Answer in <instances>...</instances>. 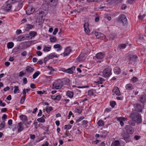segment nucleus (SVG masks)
<instances>
[{"instance_id": "1", "label": "nucleus", "mask_w": 146, "mask_h": 146, "mask_svg": "<svg viewBox=\"0 0 146 146\" xmlns=\"http://www.w3.org/2000/svg\"><path fill=\"white\" fill-rule=\"evenodd\" d=\"M130 117L133 121L137 122V123H140L141 122V115L137 112H133L131 113L130 116Z\"/></svg>"}, {"instance_id": "2", "label": "nucleus", "mask_w": 146, "mask_h": 146, "mask_svg": "<svg viewBox=\"0 0 146 146\" xmlns=\"http://www.w3.org/2000/svg\"><path fill=\"white\" fill-rule=\"evenodd\" d=\"M112 69L109 66L108 68L104 69L102 72V76L105 78H108L111 75Z\"/></svg>"}, {"instance_id": "3", "label": "nucleus", "mask_w": 146, "mask_h": 146, "mask_svg": "<svg viewBox=\"0 0 146 146\" xmlns=\"http://www.w3.org/2000/svg\"><path fill=\"white\" fill-rule=\"evenodd\" d=\"M63 82L60 80L55 81L53 84V87L57 89L61 88L63 85Z\"/></svg>"}, {"instance_id": "4", "label": "nucleus", "mask_w": 146, "mask_h": 146, "mask_svg": "<svg viewBox=\"0 0 146 146\" xmlns=\"http://www.w3.org/2000/svg\"><path fill=\"white\" fill-rule=\"evenodd\" d=\"M94 35L96 36L97 38L100 39H104L106 38L105 36L100 32H96L95 31L94 33Z\"/></svg>"}, {"instance_id": "5", "label": "nucleus", "mask_w": 146, "mask_h": 146, "mask_svg": "<svg viewBox=\"0 0 146 146\" xmlns=\"http://www.w3.org/2000/svg\"><path fill=\"white\" fill-rule=\"evenodd\" d=\"M72 51V50L71 49L70 46H68L66 47L64 50V52L61 54L60 55H62L63 54L64 57L68 56L69 55L70 52Z\"/></svg>"}, {"instance_id": "6", "label": "nucleus", "mask_w": 146, "mask_h": 146, "mask_svg": "<svg viewBox=\"0 0 146 146\" xmlns=\"http://www.w3.org/2000/svg\"><path fill=\"white\" fill-rule=\"evenodd\" d=\"M126 132L128 134H132L134 132L133 128L129 125H126L125 127Z\"/></svg>"}, {"instance_id": "7", "label": "nucleus", "mask_w": 146, "mask_h": 146, "mask_svg": "<svg viewBox=\"0 0 146 146\" xmlns=\"http://www.w3.org/2000/svg\"><path fill=\"white\" fill-rule=\"evenodd\" d=\"M10 3H12L11 0H9L6 3V4L4 8V9L5 10L7 11H10V9H11L12 6L11 4H10Z\"/></svg>"}, {"instance_id": "8", "label": "nucleus", "mask_w": 146, "mask_h": 146, "mask_svg": "<svg viewBox=\"0 0 146 146\" xmlns=\"http://www.w3.org/2000/svg\"><path fill=\"white\" fill-rule=\"evenodd\" d=\"M119 19L124 25H126L127 23V19L124 15H121Z\"/></svg>"}, {"instance_id": "9", "label": "nucleus", "mask_w": 146, "mask_h": 146, "mask_svg": "<svg viewBox=\"0 0 146 146\" xmlns=\"http://www.w3.org/2000/svg\"><path fill=\"white\" fill-rule=\"evenodd\" d=\"M135 111L136 112H141L142 109V106L139 104H137L134 105Z\"/></svg>"}, {"instance_id": "10", "label": "nucleus", "mask_w": 146, "mask_h": 146, "mask_svg": "<svg viewBox=\"0 0 146 146\" xmlns=\"http://www.w3.org/2000/svg\"><path fill=\"white\" fill-rule=\"evenodd\" d=\"M113 95H116L118 96H119L121 94L118 88L115 86L113 88L112 90Z\"/></svg>"}, {"instance_id": "11", "label": "nucleus", "mask_w": 146, "mask_h": 146, "mask_svg": "<svg viewBox=\"0 0 146 146\" xmlns=\"http://www.w3.org/2000/svg\"><path fill=\"white\" fill-rule=\"evenodd\" d=\"M137 58L136 55H131L129 56V60L131 64L134 62Z\"/></svg>"}, {"instance_id": "12", "label": "nucleus", "mask_w": 146, "mask_h": 146, "mask_svg": "<svg viewBox=\"0 0 146 146\" xmlns=\"http://www.w3.org/2000/svg\"><path fill=\"white\" fill-rule=\"evenodd\" d=\"M122 139L125 140L126 142L129 141V135L124 133L122 134Z\"/></svg>"}, {"instance_id": "13", "label": "nucleus", "mask_w": 146, "mask_h": 146, "mask_svg": "<svg viewBox=\"0 0 146 146\" xmlns=\"http://www.w3.org/2000/svg\"><path fill=\"white\" fill-rule=\"evenodd\" d=\"M29 38V36H19L17 38L18 41H21L28 40Z\"/></svg>"}, {"instance_id": "14", "label": "nucleus", "mask_w": 146, "mask_h": 146, "mask_svg": "<svg viewBox=\"0 0 146 146\" xmlns=\"http://www.w3.org/2000/svg\"><path fill=\"white\" fill-rule=\"evenodd\" d=\"M117 120L119 121L121 125L123 126L124 125L123 121H126L127 120V118L121 117H118L117 118Z\"/></svg>"}, {"instance_id": "15", "label": "nucleus", "mask_w": 146, "mask_h": 146, "mask_svg": "<svg viewBox=\"0 0 146 146\" xmlns=\"http://www.w3.org/2000/svg\"><path fill=\"white\" fill-rule=\"evenodd\" d=\"M104 56V54L102 52L98 53L96 54L95 57L98 59H102Z\"/></svg>"}, {"instance_id": "16", "label": "nucleus", "mask_w": 146, "mask_h": 146, "mask_svg": "<svg viewBox=\"0 0 146 146\" xmlns=\"http://www.w3.org/2000/svg\"><path fill=\"white\" fill-rule=\"evenodd\" d=\"M20 118L24 122L25 125H26V121L27 120V116L25 115H21L20 116Z\"/></svg>"}, {"instance_id": "17", "label": "nucleus", "mask_w": 146, "mask_h": 146, "mask_svg": "<svg viewBox=\"0 0 146 146\" xmlns=\"http://www.w3.org/2000/svg\"><path fill=\"white\" fill-rule=\"evenodd\" d=\"M23 123L20 122L18 123V125L17 127L18 131L20 132L22 131L23 129Z\"/></svg>"}, {"instance_id": "18", "label": "nucleus", "mask_w": 146, "mask_h": 146, "mask_svg": "<svg viewBox=\"0 0 146 146\" xmlns=\"http://www.w3.org/2000/svg\"><path fill=\"white\" fill-rule=\"evenodd\" d=\"M35 9L33 7L29 8L26 11V13L27 15H30L33 13L35 11Z\"/></svg>"}, {"instance_id": "19", "label": "nucleus", "mask_w": 146, "mask_h": 146, "mask_svg": "<svg viewBox=\"0 0 146 146\" xmlns=\"http://www.w3.org/2000/svg\"><path fill=\"white\" fill-rule=\"evenodd\" d=\"M108 132L106 130L102 131L100 133V136L103 138H105L106 137Z\"/></svg>"}, {"instance_id": "20", "label": "nucleus", "mask_w": 146, "mask_h": 146, "mask_svg": "<svg viewBox=\"0 0 146 146\" xmlns=\"http://www.w3.org/2000/svg\"><path fill=\"white\" fill-rule=\"evenodd\" d=\"M89 25L88 23H85L84 25V31L86 33L90 32V30L88 28Z\"/></svg>"}, {"instance_id": "21", "label": "nucleus", "mask_w": 146, "mask_h": 146, "mask_svg": "<svg viewBox=\"0 0 146 146\" xmlns=\"http://www.w3.org/2000/svg\"><path fill=\"white\" fill-rule=\"evenodd\" d=\"M75 67L73 66L70 68L67 69V72L69 74H72L73 73V71L75 70Z\"/></svg>"}, {"instance_id": "22", "label": "nucleus", "mask_w": 146, "mask_h": 146, "mask_svg": "<svg viewBox=\"0 0 146 146\" xmlns=\"http://www.w3.org/2000/svg\"><path fill=\"white\" fill-rule=\"evenodd\" d=\"M139 100L141 103H144L146 102V95H141L139 99Z\"/></svg>"}, {"instance_id": "23", "label": "nucleus", "mask_w": 146, "mask_h": 146, "mask_svg": "<svg viewBox=\"0 0 146 146\" xmlns=\"http://www.w3.org/2000/svg\"><path fill=\"white\" fill-rule=\"evenodd\" d=\"M53 47L54 48L57 49V51L58 52L61 50L62 49V47L60 44H55Z\"/></svg>"}, {"instance_id": "24", "label": "nucleus", "mask_w": 146, "mask_h": 146, "mask_svg": "<svg viewBox=\"0 0 146 146\" xmlns=\"http://www.w3.org/2000/svg\"><path fill=\"white\" fill-rule=\"evenodd\" d=\"M113 71L114 73L117 74H119L121 72V70L120 68L117 67H115L113 69Z\"/></svg>"}, {"instance_id": "25", "label": "nucleus", "mask_w": 146, "mask_h": 146, "mask_svg": "<svg viewBox=\"0 0 146 146\" xmlns=\"http://www.w3.org/2000/svg\"><path fill=\"white\" fill-rule=\"evenodd\" d=\"M125 87L126 89L129 90H130L134 88L133 86L130 83L127 84Z\"/></svg>"}, {"instance_id": "26", "label": "nucleus", "mask_w": 146, "mask_h": 146, "mask_svg": "<svg viewBox=\"0 0 146 146\" xmlns=\"http://www.w3.org/2000/svg\"><path fill=\"white\" fill-rule=\"evenodd\" d=\"M48 55L50 59L54 58H57L59 56V55L55 54V53H51L49 54Z\"/></svg>"}, {"instance_id": "27", "label": "nucleus", "mask_w": 146, "mask_h": 146, "mask_svg": "<svg viewBox=\"0 0 146 146\" xmlns=\"http://www.w3.org/2000/svg\"><path fill=\"white\" fill-rule=\"evenodd\" d=\"M34 69L29 66H28L26 67V72H29V73H31L33 72L34 71Z\"/></svg>"}, {"instance_id": "28", "label": "nucleus", "mask_w": 146, "mask_h": 146, "mask_svg": "<svg viewBox=\"0 0 146 146\" xmlns=\"http://www.w3.org/2000/svg\"><path fill=\"white\" fill-rule=\"evenodd\" d=\"M111 146H120L119 141H115L112 143Z\"/></svg>"}, {"instance_id": "29", "label": "nucleus", "mask_w": 146, "mask_h": 146, "mask_svg": "<svg viewBox=\"0 0 146 146\" xmlns=\"http://www.w3.org/2000/svg\"><path fill=\"white\" fill-rule=\"evenodd\" d=\"M66 95L69 98H71L73 96V93L72 92L68 91L67 92Z\"/></svg>"}, {"instance_id": "30", "label": "nucleus", "mask_w": 146, "mask_h": 146, "mask_svg": "<svg viewBox=\"0 0 146 146\" xmlns=\"http://www.w3.org/2000/svg\"><path fill=\"white\" fill-rule=\"evenodd\" d=\"M51 5L52 6H55L58 3V0H51Z\"/></svg>"}, {"instance_id": "31", "label": "nucleus", "mask_w": 146, "mask_h": 146, "mask_svg": "<svg viewBox=\"0 0 146 146\" xmlns=\"http://www.w3.org/2000/svg\"><path fill=\"white\" fill-rule=\"evenodd\" d=\"M51 48V46L47 47L46 46H44L43 50L45 52H48L50 50Z\"/></svg>"}, {"instance_id": "32", "label": "nucleus", "mask_w": 146, "mask_h": 146, "mask_svg": "<svg viewBox=\"0 0 146 146\" xmlns=\"http://www.w3.org/2000/svg\"><path fill=\"white\" fill-rule=\"evenodd\" d=\"M40 74V72L39 71H37L33 75V78L35 79Z\"/></svg>"}, {"instance_id": "33", "label": "nucleus", "mask_w": 146, "mask_h": 146, "mask_svg": "<svg viewBox=\"0 0 146 146\" xmlns=\"http://www.w3.org/2000/svg\"><path fill=\"white\" fill-rule=\"evenodd\" d=\"M47 68L50 71V72H48V74L50 75L52 74H53L52 72L54 71V69L52 67L49 66H47Z\"/></svg>"}, {"instance_id": "34", "label": "nucleus", "mask_w": 146, "mask_h": 146, "mask_svg": "<svg viewBox=\"0 0 146 146\" xmlns=\"http://www.w3.org/2000/svg\"><path fill=\"white\" fill-rule=\"evenodd\" d=\"M14 43L12 42H9L7 44V47L8 48H11L14 46Z\"/></svg>"}, {"instance_id": "35", "label": "nucleus", "mask_w": 146, "mask_h": 146, "mask_svg": "<svg viewBox=\"0 0 146 146\" xmlns=\"http://www.w3.org/2000/svg\"><path fill=\"white\" fill-rule=\"evenodd\" d=\"M95 92V90H89L88 92V95L90 96H92L94 95Z\"/></svg>"}, {"instance_id": "36", "label": "nucleus", "mask_w": 146, "mask_h": 146, "mask_svg": "<svg viewBox=\"0 0 146 146\" xmlns=\"http://www.w3.org/2000/svg\"><path fill=\"white\" fill-rule=\"evenodd\" d=\"M98 125L99 126H102L104 125V123L102 120H100L98 122Z\"/></svg>"}, {"instance_id": "37", "label": "nucleus", "mask_w": 146, "mask_h": 146, "mask_svg": "<svg viewBox=\"0 0 146 146\" xmlns=\"http://www.w3.org/2000/svg\"><path fill=\"white\" fill-rule=\"evenodd\" d=\"M30 36L33 37H34L37 35V33L36 32L31 31L29 33Z\"/></svg>"}, {"instance_id": "38", "label": "nucleus", "mask_w": 146, "mask_h": 146, "mask_svg": "<svg viewBox=\"0 0 146 146\" xmlns=\"http://www.w3.org/2000/svg\"><path fill=\"white\" fill-rule=\"evenodd\" d=\"M126 46V44H121L119 46V48L120 49H123Z\"/></svg>"}, {"instance_id": "39", "label": "nucleus", "mask_w": 146, "mask_h": 146, "mask_svg": "<svg viewBox=\"0 0 146 146\" xmlns=\"http://www.w3.org/2000/svg\"><path fill=\"white\" fill-rule=\"evenodd\" d=\"M37 121L40 123H44L45 122V119L43 118V116L42 117L40 118H38L37 119Z\"/></svg>"}, {"instance_id": "40", "label": "nucleus", "mask_w": 146, "mask_h": 146, "mask_svg": "<svg viewBox=\"0 0 146 146\" xmlns=\"http://www.w3.org/2000/svg\"><path fill=\"white\" fill-rule=\"evenodd\" d=\"M5 125V121H3L0 124V127L1 128H4Z\"/></svg>"}, {"instance_id": "41", "label": "nucleus", "mask_w": 146, "mask_h": 146, "mask_svg": "<svg viewBox=\"0 0 146 146\" xmlns=\"http://www.w3.org/2000/svg\"><path fill=\"white\" fill-rule=\"evenodd\" d=\"M34 25L28 24L27 25V27H26V29L27 30H29L34 28Z\"/></svg>"}, {"instance_id": "42", "label": "nucleus", "mask_w": 146, "mask_h": 146, "mask_svg": "<svg viewBox=\"0 0 146 146\" xmlns=\"http://www.w3.org/2000/svg\"><path fill=\"white\" fill-rule=\"evenodd\" d=\"M50 40L52 42H54L56 41V38L55 36H53L52 37L50 38Z\"/></svg>"}, {"instance_id": "43", "label": "nucleus", "mask_w": 146, "mask_h": 146, "mask_svg": "<svg viewBox=\"0 0 146 146\" xmlns=\"http://www.w3.org/2000/svg\"><path fill=\"white\" fill-rule=\"evenodd\" d=\"M52 110H53V108H52V107H49L48 108H46L45 109V110H46V112L47 113L50 112V111H51Z\"/></svg>"}, {"instance_id": "44", "label": "nucleus", "mask_w": 146, "mask_h": 146, "mask_svg": "<svg viewBox=\"0 0 146 146\" xmlns=\"http://www.w3.org/2000/svg\"><path fill=\"white\" fill-rule=\"evenodd\" d=\"M23 4L21 3H19L17 5V10H20L22 7Z\"/></svg>"}, {"instance_id": "45", "label": "nucleus", "mask_w": 146, "mask_h": 146, "mask_svg": "<svg viewBox=\"0 0 146 146\" xmlns=\"http://www.w3.org/2000/svg\"><path fill=\"white\" fill-rule=\"evenodd\" d=\"M72 127L71 125H66L64 126V129H70Z\"/></svg>"}, {"instance_id": "46", "label": "nucleus", "mask_w": 146, "mask_h": 146, "mask_svg": "<svg viewBox=\"0 0 146 146\" xmlns=\"http://www.w3.org/2000/svg\"><path fill=\"white\" fill-rule=\"evenodd\" d=\"M50 59V57L49 56V55L45 57L44 60V63H46L47 61Z\"/></svg>"}, {"instance_id": "47", "label": "nucleus", "mask_w": 146, "mask_h": 146, "mask_svg": "<svg viewBox=\"0 0 146 146\" xmlns=\"http://www.w3.org/2000/svg\"><path fill=\"white\" fill-rule=\"evenodd\" d=\"M14 88V93L15 94L17 92V91L19 90V89L18 87L17 86H15Z\"/></svg>"}, {"instance_id": "48", "label": "nucleus", "mask_w": 146, "mask_h": 146, "mask_svg": "<svg viewBox=\"0 0 146 146\" xmlns=\"http://www.w3.org/2000/svg\"><path fill=\"white\" fill-rule=\"evenodd\" d=\"M25 100V96H23L21 98V100L20 103L21 104H23Z\"/></svg>"}, {"instance_id": "49", "label": "nucleus", "mask_w": 146, "mask_h": 146, "mask_svg": "<svg viewBox=\"0 0 146 146\" xmlns=\"http://www.w3.org/2000/svg\"><path fill=\"white\" fill-rule=\"evenodd\" d=\"M70 135V134L69 133L68 131H66L65 133L64 136H63V137H67L69 136Z\"/></svg>"}, {"instance_id": "50", "label": "nucleus", "mask_w": 146, "mask_h": 146, "mask_svg": "<svg viewBox=\"0 0 146 146\" xmlns=\"http://www.w3.org/2000/svg\"><path fill=\"white\" fill-rule=\"evenodd\" d=\"M131 80L133 83H135L137 81L138 79L136 77H134L131 79Z\"/></svg>"}, {"instance_id": "51", "label": "nucleus", "mask_w": 146, "mask_h": 146, "mask_svg": "<svg viewBox=\"0 0 146 146\" xmlns=\"http://www.w3.org/2000/svg\"><path fill=\"white\" fill-rule=\"evenodd\" d=\"M115 104H116V102L115 101H112V102H111L110 103V105L111 106L112 108H114Z\"/></svg>"}, {"instance_id": "52", "label": "nucleus", "mask_w": 146, "mask_h": 146, "mask_svg": "<svg viewBox=\"0 0 146 146\" xmlns=\"http://www.w3.org/2000/svg\"><path fill=\"white\" fill-rule=\"evenodd\" d=\"M61 98V96L60 95H58L56 96L55 99L57 100H59Z\"/></svg>"}, {"instance_id": "53", "label": "nucleus", "mask_w": 146, "mask_h": 146, "mask_svg": "<svg viewBox=\"0 0 146 146\" xmlns=\"http://www.w3.org/2000/svg\"><path fill=\"white\" fill-rule=\"evenodd\" d=\"M6 105V104L5 103H3L2 101L0 100V106H1L4 107Z\"/></svg>"}, {"instance_id": "54", "label": "nucleus", "mask_w": 146, "mask_h": 146, "mask_svg": "<svg viewBox=\"0 0 146 146\" xmlns=\"http://www.w3.org/2000/svg\"><path fill=\"white\" fill-rule=\"evenodd\" d=\"M23 83L25 84H26L27 82V79L26 78H24L23 80Z\"/></svg>"}, {"instance_id": "55", "label": "nucleus", "mask_w": 146, "mask_h": 146, "mask_svg": "<svg viewBox=\"0 0 146 146\" xmlns=\"http://www.w3.org/2000/svg\"><path fill=\"white\" fill-rule=\"evenodd\" d=\"M27 52L26 51H24L21 54V55L23 56H26L27 54Z\"/></svg>"}, {"instance_id": "56", "label": "nucleus", "mask_w": 146, "mask_h": 146, "mask_svg": "<svg viewBox=\"0 0 146 146\" xmlns=\"http://www.w3.org/2000/svg\"><path fill=\"white\" fill-rule=\"evenodd\" d=\"M58 29L57 28H55L54 30V32H53V35H55L58 32Z\"/></svg>"}, {"instance_id": "57", "label": "nucleus", "mask_w": 146, "mask_h": 146, "mask_svg": "<svg viewBox=\"0 0 146 146\" xmlns=\"http://www.w3.org/2000/svg\"><path fill=\"white\" fill-rule=\"evenodd\" d=\"M99 79L100 82V84H102V82L104 81V79L100 77Z\"/></svg>"}, {"instance_id": "58", "label": "nucleus", "mask_w": 146, "mask_h": 146, "mask_svg": "<svg viewBox=\"0 0 146 146\" xmlns=\"http://www.w3.org/2000/svg\"><path fill=\"white\" fill-rule=\"evenodd\" d=\"M25 74L23 72V71H21L19 73V76L21 77H22Z\"/></svg>"}, {"instance_id": "59", "label": "nucleus", "mask_w": 146, "mask_h": 146, "mask_svg": "<svg viewBox=\"0 0 146 146\" xmlns=\"http://www.w3.org/2000/svg\"><path fill=\"white\" fill-rule=\"evenodd\" d=\"M105 18L107 19L108 20L110 21L111 20V18L110 17L108 16L107 15H105Z\"/></svg>"}, {"instance_id": "60", "label": "nucleus", "mask_w": 146, "mask_h": 146, "mask_svg": "<svg viewBox=\"0 0 146 146\" xmlns=\"http://www.w3.org/2000/svg\"><path fill=\"white\" fill-rule=\"evenodd\" d=\"M7 118V115L5 114H3V116L2 117V120H4L5 119H6V118Z\"/></svg>"}, {"instance_id": "61", "label": "nucleus", "mask_w": 146, "mask_h": 146, "mask_svg": "<svg viewBox=\"0 0 146 146\" xmlns=\"http://www.w3.org/2000/svg\"><path fill=\"white\" fill-rule=\"evenodd\" d=\"M26 92H27L25 90V89H24L23 90V93L24 96L26 97Z\"/></svg>"}, {"instance_id": "62", "label": "nucleus", "mask_w": 146, "mask_h": 146, "mask_svg": "<svg viewBox=\"0 0 146 146\" xmlns=\"http://www.w3.org/2000/svg\"><path fill=\"white\" fill-rule=\"evenodd\" d=\"M37 55L39 56H41L42 54V53L40 51H38L36 52Z\"/></svg>"}, {"instance_id": "63", "label": "nucleus", "mask_w": 146, "mask_h": 146, "mask_svg": "<svg viewBox=\"0 0 146 146\" xmlns=\"http://www.w3.org/2000/svg\"><path fill=\"white\" fill-rule=\"evenodd\" d=\"M22 33V31L21 30L19 29L17 30L16 31V33L17 35H19Z\"/></svg>"}, {"instance_id": "64", "label": "nucleus", "mask_w": 146, "mask_h": 146, "mask_svg": "<svg viewBox=\"0 0 146 146\" xmlns=\"http://www.w3.org/2000/svg\"><path fill=\"white\" fill-rule=\"evenodd\" d=\"M7 110V109L6 108H3L1 109V112H6Z\"/></svg>"}]
</instances>
